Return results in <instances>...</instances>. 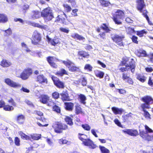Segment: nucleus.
<instances>
[{
    "mask_svg": "<svg viewBox=\"0 0 153 153\" xmlns=\"http://www.w3.org/2000/svg\"><path fill=\"white\" fill-rule=\"evenodd\" d=\"M146 132L140 131V136L144 140L148 141H151L153 140L152 136L149 135L148 133H153V131L147 125L145 126Z\"/></svg>",
    "mask_w": 153,
    "mask_h": 153,
    "instance_id": "f257e3e1",
    "label": "nucleus"
},
{
    "mask_svg": "<svg viewBox=\"0 0 153 153\" xmlns=\"http://www.w3.org/2000/svg\"><path fill=\"white\" fill-rule=\"evenodd\" d=\"M52 127L54 128L55 132L58 133H62L63 130H65L68 128V126L66 124H62L57 122L53 123Z\"/></svg>",
    "mask_w": 153,
    "mask_h": 153,
    "instance_id": "f03ea898",
    "label": "nucleus"
},
{
    "mask_svg": "<svg viewBox=\"0 0 153 153\" xmlns=\"http://www.w3.org/2000/svg\"><path fill=\"white\" fill-rule=\"evenodd\" d=\"M124 17V12L120 10H118L113 16L114 20L115 23L118 25L121 24V20Z\"/></svg>",
    "mask_w": 153,
    "mask_h": 153,
    "instance_id": "7ed1b4c3",
    "label": "nucleus"
},
{
    "mask_svg": "<svg viewBox=\"0 0 153 153\" xmlns=\"http://www.w3.org/2000/svg\"><path fill=\"white\" fill-rule=\"evenodd\" d=\"M122 64L125 65V67L127 68L130 67L131 68V71L132 73L134 71V68L135 67V62L134 60L131 59V61H129V59L127 58H124L122 61Z\"/></svg>",
    "mask_w": 153,
    "mask_h": 153,
    "instance_id": "20e7f679",
    "label": "nucleus"
},
{
    "mask_svg": "<svg viewBox=\"0 0 153 153\" xmlns=\"http://www.w3.org/2000/svg\"><path fill=\"white\" fill-rule=\"evenodd\" d=\"M41 16L48 20H51L54 17L52 10L49 7L45 9L42 11Z\"/></svg>",
    "mask_w": 153,
    "mask_h": 153,
    "instance_id": "39448f33",
    "label": "nucleus"
},
{
    "mask_svg": "<svg viewBox=\"0 0 153 153\" xmlns=\"http://www.w3.org/2000/svg\"><path fill=\"white\" fill-rule=\"evenodd\" d=\"M40 101L42 103L46 104L49 106H52L55 104L54 102L47 95H42L41 96Z\"/></svg>",
    "mask_w": 153,
    "mask_h": 153,
    "instance_id": "423d86ee",
    "label": "nucleus"
},
{
    "mask_svg": "<svg viewBox=\"0 0 153 153\" xmlns=\"http://www.w3.org/2000/svg\"><path fill=\"white\" fill-rule=\"evenodd\" d=\"M32 72V69L30 68H28L25 70L21 75L18 74V71L16 72V75L17 77H20L23 80H25L27 79L29 76L31 74Z\"/></svg>",
    "mask_w": 153,
    "mask_h": 153,
    "instance_id": "0eeeda50",
    "label": "nucleus"
},
{
    "mask_svg": "<svg viewBox=\"0 0 153 153\" xmlns=\"http://www.w3.org/2000/svg\"><path fill=\"white\" fill-rule=\"evenodd\" d=\"M123 38L124 36H120L116 34L112 35L111 36L112 40L121 48L123 47Z\"/></svg>",
    "mask_w": 153,
    "mask_h": 153,
    "instance_id": "6e6552de",
    "label": "nucleus"
},
{
    "mask_svg": "<svg viewBox=\"0 0 153 153\" xmlns=\"http://www.w3.org/2000/svg\"><path fill=\"white\" fill-rule=\"evenodd\" d=\"M4 82L8 85L14 88L20 87L21 85L18 83L16 82L9 78H6L4 79Z\"/></svg>",
    "mask_w": 153,
    "mask_h": 153,
    "instance_id": "1a4fd4ad",
    "label": "nucleus"
},
{
    "mask_svg": "<svg viewBox=\"0 0 153 153\" xmlns=\"http://www.w3.org/2000/svg\"><path fill=\"white\" fill-rule=\"evenodd\" d=\"M40 34L37 31H35L33 34L32 41L33 43L36 45L41 40Z\"/></svg>",
    "mask_w": 153,
    "mask_h": 153,
    "instance_id": "9d476101",
    "label": "nucleus"
},
{
    "mask_svg": "<svg viewBox=\"0 0 153 153\" xmlns=\"http://www.w3.org/2000/svg\"><path fill=\"white\" fill-rule=\"evenodd\" d=\"M52 79L53 80L55 85L59 88H63L64 87V83L60 81L57 77L52 76Z\"/></svg>",
    "mask_w": 153,
    "mask_h": 153,
    "instance_id": "9b49d317",
    "label": "nucleus"
},
{
    "mask_svg": "<svg viewBox=\"0 0 153 153\" xmlns=\"http://www.w3.org/2000/svg\"><path fill=\"white\" fill-rule=\"evenodd\" d=\"M122 131L125 134L134 137L136 136L138 134V131L134 129H126L123 130Z\"/></svg>",
    "mask_w": 153,
    "mask_h": 153,
    "instance_id": "f8f14e48",
    "label": "nucleus"
},
{
    "mask_svg": "<svg viewBox=\"0 0 153 153\" xmlns=\"http://www.w3.org/2000/svg\"><path fill=\"white\" fill-rule=\"evenodd\" d=\"M36 81L39 83L41 84H47L48 83L47 79L43 75L38 76L36 78Z\"/></svg>",
    "mask_w": 153,
    "mask_h": 153,
    "instance_id": "ddd939ff",
    "label": "nucleus"
},
{
    "mask_svg": "<svg viewBox=\"0 0 153 153\" xmlns=\"http://www.w3.org/2000/svg\"><path fill=\"white\" fill-rule=\"evenodd\" d=\"M82 143L85 145L88 146L90 148L92 149H94L96 147V145L93 143L92 141L88 138L85 141H83Z\"/></svg>",
    "mask_w": 153,
    "mask_h": 153,
    "instance_id": "4468645a",
    "label": "nucleus"
},
{
    "mask_svg": "<svg viewBox=\"0 0 153 153\" xmlns=\"http://www.w3.org/2000/svg\"><path fill=\"white\" fill-rule=\"evenodd\" d=\"M25 120V116L22 114L18 115L16 117V121L19 124H22L24 122Z\"/></svg>",
    "mask_w": 153,
    "mask_h": 153,
    "instance_id": "2eb2a0df",
    "label": "nucleus"
},
{
    "mask_svg": "<svg viewBox=\"0 0 153 153\" xmlns=\"http://www.w3.org/2000/svg\"><path fill=\"white\" fill-rule=\"evenodd\" d=\"M142 100L144 102L147 103L149 105L153 103V99L150 96H147L145 97H143Z\"/></svg>",
    "mask_w": 153,
    "mask_h": 153,
    "instance_id": "dca6fc26",
    "label": "nucleus"
},
{
    "mask_svg": "<svg viewBox=\"0 0 153 153\" xmlns=\"http://www.w3.org/2000/svg\"><path fill=\"white\" fill-rule=\"evenodd\" d=\"M61 99L63 101H69L70 97L66 91H63L61 94Z\"/></svg>",
    "mask_w": 153,
    "mask_h": 153,
    "instance_id": "f3484780",
    "label": "nucleus"
},
{
    "mask_svg": "<svg viewBox=\"0 0 153 153\" xmlns=\"http://www.w3.org/2000/svg\"><path fill=\"white\" fill-rule=\"evenodd\" d=\"M71 37L75 39L79 40H83L85 39V38L84 37L77 33H75L72 34Z\"/></svg>",
    "mask_w": 153,
    "mask_h": 153,
    "instance_id": "a211bd4d",
    "label": "nucleus"
},
{
    "mask_svg": "<svg viewBox=\"0 0 153 153\" xmlns=\"http://www.w3.org/2000/svg\"><path fill=\"white\" fill-rule=\"evenodd\" d=\"M74 104L71 102L65 103V107L66 110L69 111H72L73 108Z\"/></svg>",
    "mask_w": 153,
    "mask_h": 153,
    "instance_id": "6ab92c4d",
    "label": "nucleus"
},
{
    "mask_svg": "<svg viewBox=\"0 0 153 153\" xmlns=\"http://www.w3.org/2000/svg\"><path fill=\"white\" fill-rule=\"evenodd\" d=\"M137 8L139 10L141 11L145 5L144 1L143 0H137Z\"/></svg>",
    "mask_w": 153,
    "mask_h": 153,
    "instance_id": "aec40b11",
    "label": "nucleus"
},
{
    "mask_svg": "<svg viewBox=\"0 0 153 153\" xmlns=\"http://www.w3.org/2000/svg\"><path fill=\"white\" fill-rule=\"evenodd\" d=\"M32 18L35 19L39 18L40 16V13L37 11H33L32 12L31 14Z\"/></svg>",
    "mask_w": 153,
    "mask_h": 153,
    "instance_id": "412c9836",
    "label": "nucleus"
},
{
    "mask_svg": "<svg viewBox=\"0 0 153 153\" xmlns=\"http://www.w3.org/2000/svg\"><path fill=\"white\" fill-rule=\"evenodd\" d=\"M50 42L52 45L55 46L57 44H60V40L59 38H56L50 40Z\"/></svg>",
    "mask_w": 153,
    "mask_h": 153,
    "instance_id": "4be33fe9",
    "label": "nucleus"
},
{
    "mask_svg": "<svg viewBox=\"0 0 153 153\" xmlns=\"http://www.w3.org/2000/svg\"><path fill=\"white\" fill-rule=\"evenodd\" d=\"M68 68L69 71L72 72L79 71H80L79 68L75 66L74 63H73V64H72L71 66H68Z\"/></svg>",
    "mask_w": 153,
    "mask_h": 153,
    "instance_id": "5701e85b",
    "label": "nucleus"
},
{
    "mask_svg": "<svg viewBox=\"0 0 153 153\" xmlns=\"http://www.w3.org/2000/svg\"><path fill=\"white\" fill-rule=\"evenodd\" d=\"M112 110L115 114H121L123 112V109L115 107L112 108Z\"/></svg>",
    "mask_w": 153,
    "mask_h": 153,
    "instance_id": "b1692460",
    "label": "nucleus"
},
{
    "mask_svg": "<svg viewBox=\"0 0 153 153\" xmlns=\"http://www.w3.org/2000/svg\"><path fill=\"white\" fill-rule=\"evenodd\" d=\"M8 20L7 16L5 14H0V22L5 23Z\"/></svg>",
    "mask_w": 153,
    "mask_h": 153,
    "instance_id": "393cba45",
    "label": "nucleus"
},
{
    "mask_svg": "<svg viewBox=\"0 0 153 153\" xmlns=\"http://www.w3.org/2000/svg\"><path fill=\"white\" fill-rule=\"evenodd\" d=\"M11 64L6 60H3L1 62V65L3 67H7L11 65Z\"/></svg>",
    "mask_w": 153,
    "mask_h": 153,
    "instance_id": "a878e982",
    "label": "nucleus"
},
{
    "mask_svg": "<svg viewBox=\"0 0 153 153\" xmlns=\"http://www.w3.org/2000/svg\"><path fill=\"white\" fill-rule=\"evenodd\" d=\"M19 134L22 139H25L26 140H30V136L26 135L22 131H20L19 132Z\"/></svg>",
    "mask_w": 153,
    "mask_h": 153,
    "instance_id": "bb28decb",
    "label": "nucleus"
},
{
    "mask_svg": "<svg viewBox=\"0 0 153 153\" xmlns=\"http://www.w3.org/2000/svg\"><path fill=\"white\" fill-rule=\"evenodd\" d=\"M78 54L85 58H88L89 56V54L88 53L82 51H79Z\"/></svg>",
    "mask_w": 153,
    "mask_h": 153,
    "instance_id": "cd10ccee",
    "label": "nucleus"
},
{
    "mask_svg": "<svg viewBox=\"0 0 153 153\" xmlns=\"http://www.w3.org/2000/svg\"><path fill=\"white\" fill-rule=\"evenodd\" d=\"M79 96L80 102L84 104H85L86 103L85 101L86 100V97L82 94H80Z\"/></svg>",
    "mask_w": 153,
    "mask_h": 153,
    "instance_id": "c85d7f7f",
    "label": "nucleus"
},
{
    "mask_svg": "<svg viewBox=\"0 0 153 153\" xmlns=\"http://www.w3.org/2000/svg\"><path fill=\"white\" fill-rule=\"evenodd\" d=\"M94 72L96 76L97 77H99L100 78H102L103 77L104 75V73L103 72L98 70H96Z\"/></svg>",
    "mask_w": 153,
    "mask_h": 153,
    "instance_id": "c756f323",
    "label": "nucleus"
},
{
    "mask_svg": "<svg viewBox=\"0 0 153 153\" xmlns=\"http://www.w3.org/2000/svg\"><path fill=\"white\" fill-rule=\"evenodd\" d=\"M59 143L60 144H67L68 145H70L71 144V142L70 141H68L66 139H61L59 140Z\"/></svg>",
    "mask_w": 153,
    "mask_h": 153,
    "instance_id": "7c9ffc66",
    "label": "nucleus"
},
{
    "mask_svg": "<svg viewBox=\"0 0 153 153\" xmlns=\"http://www.w3.org/2000/svg\"><path fill=\"white\" fill-rule=\"evenodd\" d=\"M30 137V140H31V139L34 140H38L40 138L41 135L37 134H33L31 135Z\"/></svg>",
    "mask_w": 153,
    "mask_h": 153,
    "instance_id": "2f4dec72",
    "label": "nucleus"
},
{
    "mask_svg": "<svg viewBox=\"0 0 153 153\" xmlns=\"http://www.w3.org/2000/svg\"><path fill=\"white\" fill-rule=\"evenodd\" d=\"M56 74L59 76H62L64 74H67V72L64 69H62L56 73Z\"/></svg>",
    "mask_w": 153,
    "mask_h": 153,
    "instance_id": "473e14b6",
    "label": "nucleus"
},
{
    "mask_svg": "<svg viewBox=\"0 0 153 153\" xmlns=\"http://www.w3.org/2000/svg\"><path fill=\"white\" fill-rule=\"evenodd\" d=\"M137 35L140 37H142L144 34H146L147 33V31L145 30H143L140 31H137Z\"/></svg>",
    "mask_w": 153,
    "mask_h": 153,
    "instance_id": "72a5a7b5",
    "label": "nucleus"
},
{
    "mask_svg": "<svg viewBox=\"0 0 153 153\" xmlns=\"http://www.w3.org/2000/svg\"><path fill=\"white\" fill-rule=\"evenodd\" d=\"M126 31L127 33L129 34H132L136 33L134 29L130 27L126 28Z\"/></svg>",
    "mask_w": 153,
    "mask_h": 153,
    "instance_id": "f704fd0d",
    "label": "nucleus"
},
{
    "mask_svg": "<svg viewBox=\"0 0 153 153\" xmlns=\"http://www.w3.org/2000/svg\"><path fill=\"white\" fill-rule=\"evenodd\" d=\"M62 63L64 64L65 66L67 67L71 66L73 64V62L68 59H67L66 60H62Z\"/></svg>",
    "mask_w": 153,
    "mask_h": 153,
    "instance_id": "c9c22d12",
    "label": "nucleus"
},
{
    "mask_svg": "<svg viewBox=\"0 0 153 153\" xmlns=\"http://www.w3.org/2000/svg\"><path fill=\"white\" fill-rule=\"evenodd\" d=\"M65 120L67 123L70 126H72L73 124L72 119L69 117H66L65 118Z\"/></svg>",
    "mask_w": 153,
    "mask_h": 153,
    "instance_id": "e433bc0d",
    "label": "nucleus"
},
{
    "mask_svg": "<svg viewBox=\"0 0 153 153\" xmlns=\"http://www.w3.org/2000/svg\"><path fill=\"white\" fill-rule=\"evenodd\" d=\"M99 148L102 153H110L109 150L105 147L100 146Z\"/></svg>",
    "mask_w": 153,
    "mask_h": 153,
    "instance_id": "4c0bfd02",
    "label": "nucleus"
},
{
    "mask_svg": "<svg viewBox=\"0 0 153 153\" xmlns=\"http://www.w3.org/2000/svg\"><path fill=\"white\" fill-rule=\"evenodd\" d=\"M59 13L61 14V19L60 22L63 24H65V19L64 18V16L66 17V14L62 11H60Z\"/></svg>",
    "mask_w": 153,
    "mask_h": 153,
    "instance_id": "58836bf2",
    "label": "nucleus"
},
{
    "mask_svg": "<svg viewBox=\"0 0 153 153\" xmlns=\"http://www.w3.org/2000/svg\"><path fill=\"white\" fill-rule=\"evenodd\" d=\"M3 108L4 110L6 111H11L14 110V108L12 106L9 105H4Z\"/></svg>",
    "mask_w": 153,
    "mask_h": 153,
    "instance_id": "ea45409f",
    "label": "nucleus"
},
{
    "mask_svg": "<svg viewBox=\"0 0 153 153\" xmlns=\"http://www.w3.org/2000/svg\"><path fill=\"white\" fill-rule=\"evenodd\" d=\"M137 79L141 82H143L146 80L145 76L140 74H137Z\"/></svg>",
    "mask_w": 153,
    "mask_h": 153,
    "instance_id": "a19ab883",
    "label": "nucleus"
},
{
    "mask_svg": "<svg viewBox=\"0 0 153 153\" xmlns=\"http://www.w3.org/2000/svg\"><path fill=\"white\" fill-rule=\"evenodd\" d=\"M100 2L103 6L107 7L110 4V3L105 0H100Z\"/></svg>",
    "mask_w": 153,
    "mask_h": 153,
    "instance_id": "79ce46f5",
    "label": "nucleus"
},
{
    "mask_svg": "<svg viewBox=\"0 0 153 153\" xmlns=\"http://www.w3.org/2000/svg\"><path fill=\"white\" fill-rule=\"evenodd\" d=\"M79 138L80 140L83 142V141L87 139V137L85 134H79Z\"/></svg>",
    "mask_w": 153,
    "mask_h": 153,
    "instance_id": "37998d69",
    "label": "nucleus"
},
{
    "mask_svg": "<svg viewBox=\"0 0 153 153\" xmlns=\"http://www.w3.org/2000/svg\"><path fill=\"white\" fill-rule=\"evenodd\" d=\"M75 112L76 114H78L82 113V110L81 107L79 105H77L76 106Z\"/></svg>",
    "mask_w": 153,
    "mask_h": 153,
    "instance_id": "c03bdc74",
    "label": "nucleus"
},
{
    "mask_svg": "<svg viewBox=\"0 0 153 153\" xmlns=\"http://www.w3.org/2000/svg\"><path fill=\"white\" fill-rule=\"evenodd\" d=\"M93 67L89 64H86L84 67V69L85 70H88L89 71H91L92 70Z\"/></svg>",
    "mask_w": 153,
    "mask_h": 153,
    "instance_id": "a18cd8bd",
    "label": "nucleus"
},
{
    "mask_svg": "<svg viewBox=\"0 0 153 153\" xmlns=\"http://www.w3.org/2000/svg\"><path fill=\"white\" fill-rule=\"evenodd\" d=\"M146 52L143 50H140L138 53L139 56H146Z\"/></svg>",
    "mask_w": 153,
    "mask_h": 153,
    "instance_id": "49530a36",
    "label": "nucleus"
},
{
    "mask_svg": "<svg viewBox=\"0 0 153 153\" xmlns=\"http://www.w3.org/2000/svg\"><path fill=\"white\" fill-rule=\"evenodd\" d=\"M141 107L143 111L146 110L145 108H150L149 105L146 102L142 104L141 105Z\"/></svg>",
    "mask_w": 153,
    "mask_h": 153,
    "instance_id": "de8ad7c7",
    "label": "nucleus"
},
{
    "mask_svg": "<svg viewBox=\"0 0 153 153\" xmlns=\"http://www.w3.org/2000/svg\"><path fill=\"white\" fill-rule=\"evenodd\" d=\"M21 45L22 47L24 50L27 52H30V50L28 48L27 45L25 44L24 43H21Z\"/></svg>",
    "mask_w": 153,
    "mask_h": 153,
    "instance_id": "09e8293b",
    "label": "nucleus"
},
{
    "mask_svg": "<svg viewBox=\"0 0 153 153\" xmlns=\"http://www.w3.org/2000/svg\"><path fill=\"white\" fill-rule=\"evenodd\" d=\"M29 7L28 4H25L22 7V12L24 13H25L26 12V11L28 9Z\"/></svg>",
    "mask_w": 153,
    "mask_h": 153,
    "instance_id": "8fccbe9b",
    "label": "nucleus"
},
{
    "mask_svg": "<svg viewBox=\"0 0 153 153\" xmlns=\"http://www.w3.org/2000/svg\"><path fill=\"white\" fill-rule=\"evenodd\" d=\"M47 60L49 64L53 62H56L57 59L53 57H50L47 58Z\"/></svg>",
    "mask_w": 153,
    "mask_h": 153,
    "instance_id": "3c124183",
    "label": "nucleus"
},
{
    "mask_svg": "<svg viewBox=\"0 0 153 153\" xmlns=\"http://www.w3.org/2000/svg\"><path fill=\"white\" fill-rule=\"evenodd\" d=\"M101 27L103 30L106 32H108L110 30L108 26L105 24H103Z\"/></svg>",
    "mask_w": 153,
    "mask_h": 153,
    "instance_id": "603ef678",
    "label": "nucleus"
},
{
    "mask_svg": "<svg viewBox=\"0 0 153 153\" xmlns=\"http://www.w3.org/2000/svg\"><path fill=\"white\" fill-rule=\"evenodd\" d=\"M63 7L67 12L70 11L71 10V7L67 4H63Z\"/></svg>",
    "mask_w": 153,
    "mask_h": 153,
    "instance_id": "864d4df0",
    "label": "nucleus"
},
{
    "mask_svg": "<svg viewBox=\"0 0 153 153\" xmlns=\"http://www.w3.org/2000/svg\"><path fill=\"white\" fill-rule=\"evenodd\" d=\"M3 31L4 32V35L5 36H8L10 35L12 33V31L10 29H9L6 30H3Z\"/></svg>",
    "mask_w": 153,
    "mask_h": 153,
    "instance_id": "5fc2aeb1",
    "label": "nucleus"
},
{
    "mask_svg": "<svg viewBox=\"0 0 153 153\" xmlns=\"http://www.w3.org/2000/svg\"><path fill=\"white\" fill-rule=\"evenodd\" d=\"M131 113L125 115L123 116L125 121H127L131 117Z\"/></svg>",
    "mask_w": 153,
    "mask_h": 153,
    "instance_id": "6e6d98bb",
    "label": "nucleus"
},
{
    "mask_svg": "<svg viewBox=\"0 0 153 153\" xmlns=\"http://www.w3.org/2000/svg\"><path fill=\"white\" fill-rule=\"evenodd\" d=\"M82 127L85 130L87 131H89L91 129V127L87 124H83L82 125Z\"/></svg>",
    "mask_w": 153,
    "mask_h": 153,
    "instance_id": "4d7b16f0",
    "label": "nucleus"
},
{
    "mask_svg": "<svg viewBox=\"0 0 153 153\" xmlns=\"http://www.w3.org/2000/svg\"><path fill=\"white\" fill-rule=\"evenodd\" d=\"M39 28L45 30H49V28L48 26L46 25H40L39 27Z\"/></svg>",
    "mask_w": 153,
    "mask_h": 153,
    "instance_id": "13d9d810",
    "label": "nucleus"
},
{
    "mask_svg": "<svg viewBox=\"0 0 153 153\" xmlns=\"http://www.w3.org/2000/svg\"><path fill=\"white\" fill-rule=\"evenodd\" d=\"M59 30L61 31L66 33H68L69 31V30L68 28L64 27H61L60 28Z\"/></svg>",
    "mask_w": 153,
    "mask_h": 153,
    "instance_id": "bf43d9fd",
    "label": "nucleus"
},
{
    "mask_svg": "<svg viewBox=\"0 0 153 153\" xmlns=\"http://www.w3.org/2000/svg\"><path fill=\"white\" fill-rule=\"evenodd\" d=\"M53 111H56L58 113L60 112V110L59 108L57 106L55 105V104L53 106Z\"/></svg>",
    "mask_w": 153,
    "mask_h": 153,
    "instance_id": "052dcab7",
    "label": "nucleus"
},
{
    "mask_svg": "<svg viewBox=\"0 0 153 153\" xmlns=\"http://www.w3.org/2000/svg\"><path fill=\"white\" fill-rule=\"evenodd\" d=\"M8 102L9 103H10L13 106H16V103L12 98H10V99L8 100Z\"/></svg>",
    "mask_w": 153,
    "mask_h": 153,
    "instance_id": "680f3d73",
    "label": "nucleus"
},
{
    "mask_svg": "<svg viewBox=\"0 0 153 153\" xmlns=\"http://www.w3.org/2000/svg\"><path fill=\"white\" fill-rule=\"evenodd\" d=\"M67 1L71 4L72 6L76 7V2L74 0H68Z\"/></svg>",
    "mask_w": 153,
    "mask_h": 153,
    "instance_id": "e2e57ef3",
    "label": "nucleus"
},
{
    "mask_svg": "<svg viewBox=\"0 0 153 153\" xmlns=\"http://www.w3.org/2000/svg\"><path fill=\"white\" fill-rule=\"evenodd\" d=\"M144 111V116L147 119H150V116L149 113L146 110L145 111Z\"/></svg>",
    "mask_w": 153,
    "mask_h": 153,
    "instance_id": "0e129e2a",
    "label": "nucleus"
},
{
    "mask_svg": "<svg viewBox=\"0 0 153 153\" xmlns=\"http://www.w3.org/2000/svg\"><path fill=\"white\" fill-rule=\"evenodd\" d=\"M20 140L18 137H16L15 138L14 142L16 145L19 146L20 145Z\"/></svg>",
    "mask_w": 153,
    "mask_h": 153,
    "instance_id": "69168bd1",
    "label": "nucleus"
},
{
    "mask_svg": "<svg viewBox=\"0 0 153 153\" xmlns=\"http://www.w3.org/2000/svg\"><path fill=\"white\" fill-rule=\"evenodd\" d=\"M97 132V130L94 129H92L91 130V132L92 134L95 137H98V136L96 133Z\"/></svg>",
    "mask_w": 153,
    "mask_h": 153,
    "instance_id": "338daca9",
    "label": "nucleus"
},
{
    "mask_svg": "<svg viewBox=\"0 0 153 153\" xmlns=\"http://www.w3.org/2000/svg\"><path fill=\"white\" fill-rule=\"evenodd\" d=\"M53 97L56 99L58 98L59 96V94L57 92L53 93L52 94Z\"/></svg>",
    "mask_w": 153,
    "mask_h": 153,
    "instance_id": "774afa93",
    "label": "nucleus"
}]
</instances>
